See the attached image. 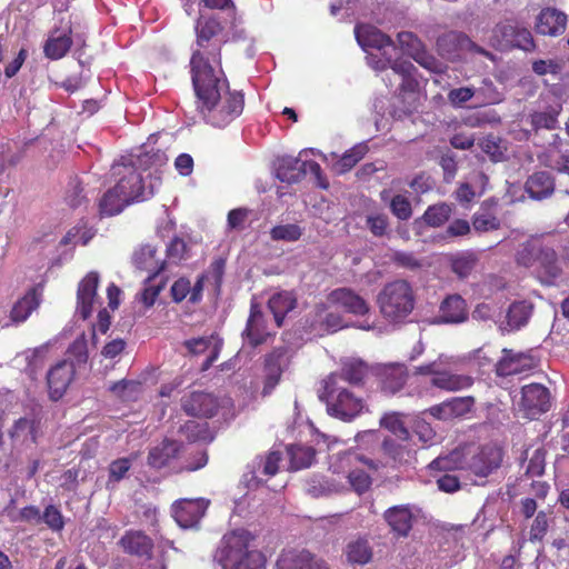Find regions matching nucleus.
<instances>
[{
    "label": "nucleus",
    "mask_w": 569,
    "mask_h": 569,
    "mask_svg": "<svg viewBox=\"0 0 569 569\" xmlns=\"http://www.w3.org/2000/svg\"><path fill=\"white\" fill-rule=\"evenodd\" d=\"M196 69L191 80L200 114L212 127H227L243 111V92L230 89L222 70L206 69L203 64Z\"/></svg>",
    "instance_id": "f257e3e1"
},
{
    "label": "nucleus",
    "mask_w": 569,
    "mask_h": 569,
    "mask_svg": "<svg viewBox=\"0 0 569 569\" xmlns=\"http://www.w3.org/2000/svg\"><path fill=\"white\" fill-rule=\"evenodd\" d=\"M502 456L500 448L489 445L479 448L470 457H467L463 450L456 449L445 457L435 459L430 468L441 471L468 470L478 477H487L500 467Z\"/></svg>",
    "instance_id": "f03ea898"
},
{
    "label": "nucleus",
    "mask_w": 569,
    "mask_h": 569,
    "mask_svg": "<svg viewBox=\"0 0 569 569\" xmlns=\"http://www.w3.org/2000/svg\"><path fill=\"white\" fill-rule=\"evenodd\" d=\"M256 537L244 529L226 533L221 540V555L227 569H264L266 558L254 545Z\"/></svg>",
    "instance_id": "7ed1b4c3"
},
{
    "label": "nucleus",
    "mask_w": 569,
    "mask_h": 569,
    "mask_svg": "<svg viewBox=\"0 0 569 569\" xmlns=\"http://www.w3.org/2000/svg\"><path fill=\"white\" fill-rule=\"evenodd\" d=\"M223 32L221 21L214 16H200L196 22V43L198 49L194 50L190 58V73L194 72L199 63L206 69H214L210 59L219 63L221 62V49L224 40L220 38Z\"/></svg>",
    "instance_id": "20e7f679"
},
{
    "label": "nucleus",
    "mask_w": 569,
    "mask_h": 569,
    "mask_svg": "<svg viewBox=\"0 0 569 569\" xmlns=\"http://www.w3.org/2000/svg\"><path fill=\"white\" fill-rule=\"evenodd\" d=\"M381 316L390 323H403L416 306L412 286L403 279L390 281L377 296Z\"/></svg>",
    "instance_id": "39448f33"
},
{
    "label": "nucleus",
    "mask_w": 569,
    "mask_h": 569,
    "mask_svg": "<svg viewBox=\"0 0 569 569\" xmlns=\"http://www.w3.org/2000/svg\"><path fill=\"white\" fill-rule=\"evenodd\" d=\"M516 262L526 268H536L548 280H555L561 273L555 248L538 237L530 238L519 246Z\"/></svg>",
    "instance_id": "423d86ee"
},
{
    "label": "nucleus",
    "mask_w": 569,
    "mask_h": 569,
    "mask_svg": "<svg viewBox=\"0 0 569 569\" xmlns=\"http://www.w3.org/2000/svg\"><path fill=\"white\" fill-rule=\"evenodd\" d=\"M181 410L189 417L212 419L220 417L227 420L232 416L233 405L228 398H219L211 392L193 390L180 399Z\"/></svg>",
    "instance_id": "0eeeda50"
},
{
    "label": "nucleus",
    "mask_w": 569,
    "mask_h": 569,
    "mask_svg": "<svg viewBox=\"0 0 569 569\" xmlns=\"http://www.w3.org/2000/svg\"><path fill=\"white\" fill-rule=\"evenodd\" d=\"M320 399L327 403L328 412L331 416L345 421H350L363 409L362 398L338 386L337 375L327 377Z\"/></svg>",
    "instance_id": "6e6552de"
},
{
    "label": "nucleus",
    "mask_w": 569,
    "mask_h": 569,
    "mask_svg": "<svg viewBox=\"0 0 569 569\" xmlns=\"http://www.w3.org/2000/svg\"><path fill=\"white\" fill-rule=\"evenodd\" d=\"M118 545L124 553L149 561L142 569H167L162 557H152L153 540L142 530H127L119 539Z\"/></svg>",
    "instance_id": "1a4fd4ad"
},
{
    "label": "nucleus",
    "mask_w": 569,
    "mask_h": 569,
    "mask_svg": "<svg viewBox=\"0 0 569 569\" xmlns=\"http://www.w3.org/2000/svg\"><path fill=\"white\" fill-rule=\"evenodd\" d=\"M550 391L541 383H529L521 388L518 403L523 418L533 420L547 412L551 407Z\"/></svg>",
    "instance_id": "9d476101"
},
{
    "label": "nucleus",
    "mask_w": 569,
    "mask_h": 569,
    "mask_svg": "<svg viewBox=\"0 0 569 569\" xmlns=\"http://www.w3.org/2000/svg\"><path fill=\"white\" fill-rule=\"evenodd\" d=\"M287 347L273 348L263 359V387L262 396L267 397L272 393L274 388L281 381L282 373L290 366V357Z\"/></svg>",
    "instance_id": "9b49d317"
},
{
    "label": "nucleus",
    "mask_w": 569,
    "mask_h": 569,
    "mask_svg": "<svg viewBox=\"0 0 569 569\" xmlns=\"http://www.w3.org/2000/svg\"><path fill=\"white\" fill-rule=\"evenodd\" d=\"M117 174L120 176V178L114 189L121 193L122 197L128 198L129 203L144 201L153 194L151 189L147 190L144 188L142 177L133 166H122V168L117 171Z\"/></svg>",
    "instance_id": "f8f14e48"
},
{
    "label": "nucleus",
    "mask_w": 569,
    "mask_h": 569,
    "mask_svg": "<svg viewBox=\"0 0 569 569\" xmlns=\"http://www.w3.org/2000/svg\"><path fill=\"white\" fill-rule=\"evenodd\" d=\"M376 377L381 391L386 395L393 396L406 386L409 379V370L403 363H387L376 369Z\"/></svg>",
    "instance_id": "ddd939ff"
},
{
    "label": "nucleus",
    "mask_w": 569,
    "mask_h": 569,
    "mask_svg": "<svg viewBox=\"0 0 569 569\" xmlns=\"http://www.w3.org/2000/svg\"><path fill=\"white\" fill-rule=\"evenodd\" d=\"M74 375V365L67 360L59 361L48 371L47 385L50 400L58 401L64 396Z\"/></svg>",
    "instance_id": "4468645a"
},
{
    "label": "nucleus",
    "mask_w": 569,
    "mask_h": 569,
    "mask_svg": "<svg viewBox=\"0 0 569 569\" xmlns=\"http://www.w3.org/2000/svg\"><path fill=\"white\" fill-rule=\"evenodd\" d=\"M502 353L503 356L496 363L495 370L499 377L528 373L537 366V361L530 355L513 352L510 349H503Z\"/></svg>",
    "instance_id": "2eb2a0df"
},
{
    "label": "nucleus",
    "mask_w": 569,
    "mask_h": 569,
    "mask_svg": "<svg viewBox=\"0 0 569 569\" xmlns=\"http://www.w3.org/2000/svg\"><path fill=\"white\" fill-rule=\"evenodd\" d=\"M327 300L331 306L339 307L355 316H365L370 306L367 300L350 288L341 287L328 293Z\"/></svg>",
    "instance_id": "dca6fc26"
},
{
    "label": "nucleus",
    "mask_w": 569,
    "mask_h": 569,
    "mask_svg": "<svg viewBox=\"0 0 569 569\" xmlns=\"http://www.w3.org/2000/svg\"><path fill=\"white\" fill-rule=\"evenodd\" d=\"M99 274L96 271L89 272L78 284L77 310L83 320H87L93 311L98 300Z\"/></svg>",
    "instance_id": "f3484780"
},
{
    "label": "nucleus",
    "mask_w": 569,
    "mask_h": 569,
    "mask_svg": "<svg viewBox=\"0 0 569 569\" xmlns=\"http://www.w3.org/2000/svg\"><path fill=\"white\" fill-rule=\"evenodd\" d=\"M568 18L562 11L547 7L541 9L535 22V31L541 36L559 37L567 28Z\"/></svg>",
    "instance_id": "a211bd4d"
},
{
    "label": "nucleus",
    "mask_w": 569,
    "mask_h": 569,
    "mask_svg": "<svg viewBox=\"0 0 569 569\" xmlns=\"http://www.w3.org/2000/svg\"><path fill=\"white\" fill-rule=\"evenodd\" d=\"M467 301L458 293L445 297L440 302L437 323L458 325L468 320Z\"/></svg>",
    "instance_id": "6ab92c4d"
},
{
    "label": "nucleus",
    "mask_w": 569,
    "mask_h": 569,
    "mask_svg": "<svg viewBox=\"0 0 569 569\" xmlns=\"http://www.w3.org/2000/svg\"><path fill=\"white\" fill-rule=\"evenodd\" d=\"M71 34V22H68L62 30L59 28L51 30L43 44V53L46 58L50 60H60L66 57L73 43Z\"/></svg>",
    "instance_id": "aec40b11"
},
{
    "label": "nucleus",
    "mask_w": 569,
    "mask_h": 569,
    "mask_svg": "<svg viewBox=\"0 0 569 569\" xmlns=\"http://www.w3.org/2000/svg\"><path fill=\"white\" fill-rule=\"evenodd\" d=\"M203 499H181L173 503L172 515L182 528L196 526L206 511Z\"/></svg>",
    "instance_id": "412c9836"
},
{
    "label": "nucleus",
    "mask_w": 569,
    "mask_h": 569,
    "mask_svg": "<svg viewBox=\"0 0 569 569\" xmlns=\"http://www.w3.org/2000/svg\"><path fill=\"white\" fill-rule=\"evenodd\" d=\"M134 267L147 271L146 283L153 281L164 269L166 261L157 258V249L151 244H142L132 256Z\"/></svg>",
    "instance_id": "4be33fe9"
},
{
    "label": "nucleus",
    "mask_w": 569,
    "mask_h": 569,
    "mask_svg": "<svg viewBox=\"0 0 569 569\" xmlns=\"http://www.w3.org/2000/svg\"><path fill=\"white\" fill-rule=\"evenodd\" d=\"M183 445L181 442L166 438L149 450L147 463L156 470L166 468L179 457Z\"/></svg>",
    "instance_id": "5701e85b"
},
{
    "label": "nucleus",
    "mask_w": 569,
    "mask_h": 569,
    "mask_svg": "<svg viewBox=\"0 0 569 569\" xmlns=\"http://www.w3.org/2000/svg\"><path fill=\"white\" fill-rule=\"evenodd\" d=\"M242 336L252 348L264 343L270 336L267 331L264 316L257 302H252L250 306V315Z\"/></svg>",
    "instance_id": "b1692460"
},
{
    "label": "nucleus",
    "mask_w": 569,
    "mask_h": 569,
    "mask_svg": "<svg viewBox=\"0 0 569 569\" xmlns=\"http://www.w3.org/2000/svg\"><path fill=\"white\" fill-rule=\"evenodd\" d=\"M204 274H200L197 281L191 284V281L187 277L178 278L170 288V296L173 302L180 303L186 298L192 305H197L202 300Z\"/></svg>",
    "instance_id": "393cba45"
},
{
    "label": "nucleus",
    "mask_w": 569,
    "mask_h": 569,
    "mask_svg": "<svg viewBox=\"0 0 569 569\" xmlns=\"http://www.w3.org/2000/svg\"><path fill=\"white\" fill-rule=\"evenodd\" d=\"M42 290L39 287L30 288L12 307L10 319L14 323L24 322L41 303Z\"/></svg>",
    "instance_id": "a878e982"
},
{
    "label": "nucleus",
    "mask_w": 569,
    "mask_h": 569,
    "mask_svg": "<svg viewBox=\"0 0 569 569\" xmlns=\"http://www.w3.org/2000/svg\"><path fill=\"white\" fill-rule=\"evenodd\" d=\"M356 39L361 48L382 49L393 46L392 39L372 24H357L355 27Z\"/></svg>",
    "instance_id": "bb28decb"
},
{
    "label": "nucleus",
    "mask_w": 569,
    "mask_h": 569,
    "mask_svg": "<svg viewBox=\"0 0 569 569\" xmlns=\"http://www.w3.org/2000/svg\"><path fill=\"white\" fill-rule=\"evenodd\" d=\"M473 378L468 375L455 373L449 370H438L435 378L430 379V386L447 392H457L470 388Z\"/></svg>",
    "instance_id": "cd10ccee"
},
{
    "label": "nucleus",
    "mask_w": 569,
    "mask_h": 569,
    "mask_svg": "<svg viewBox=\"0 0 569 569\" xmlns=\"http://www.w3.org/2000/svg\"><path fill=\"white\" fill-rule=\"evenodd\" d=\"M383 518L392 532L399 537H407L412 528L413 515L407 506H395L387 509Z\"/></svg>",
    "instance_id": "c85d7f7f"
},
{
    "label": "nucleus",
    "mask_w": 569,
    "mask_h": 569,
    "mask_svg": "<svg viewBox=\"0 0 569 569\" xmlns=\"http://www.w3.org/2000/svg\"><path fill=\"white\" fill-rule=\"evenodd\" d=\"M465 43H469V37L462 32L449 31L437 39V50L441 57L456 60L460 52L465 51Z\"/></svg>",
    "instance_id": "c756f323"
},
{
    "label": "nucleus",
    "mask_w": 569,
    "mask_h": 569,
    "mask_svg": "<svg viewBox=\"0 0 569 569\" xmlns=\"http://www.w3.org/2000/svg\"><path fill=\"white\" fill-rule=\"evenodd\" d=\"M382 451L395 466L411 463L415 460L416 450L408 440L387 438L382 442Z\"/></svg>",
    "instance_id": "7c9ffc66"
},
{
    "label": "nucleus",
    "mask_w": 569,
    "mask_h": 569,
    "mask_svg": "<svg viewBox=\"0 0 569 569\" xmlns=\"http://www.w3.org/2000/svg\"><path fill=\"white\" fill-rule=\"evenodd\" d=\"M525 189L531 199L541 200L553 192L555 180L549 172L538 171L527 179Z\"/></svg>",
    "instance_id": "2f4dec72"
},
{
    "label": "nucleus",
    "mask_w": 569,
    "mask_h": 569,
    "mask_svg": "<svg viewBox=\"0 0 569 569\" xmlns=\"http://www.w3.org/2000/svg\"><path fill=\"white\" fill-rule=\"evenodd\" d=\"M307 492L312 498L327 497L332 493H339L345 489L342 482L336 481L333 478L322 476H313L307 482Z\"/></svg>",
    "instance_id": "473e14b6"
},
{
    "label": "nucleus",
    "mask_w": 569,
    "mask_h": 569,
    "mask_svg": "<svg viewBox=\"0 0 569 569\" xmlns=\"http://www.w3.org/2000/svg\"><path fill=\"white\" fill-rule=\"evenodd\" d=\"M312 552L306 548H286L276 562L277 569H302Z\"/></svg>",
    "instance_id": "72a5a7b5"
},
{
    "label": "nucleus",
    "mask_w": 569,
    "mask_h": 569,
    "mask_svg": "<svg viewBox=\"0 0 569 569\" xmlns=\"http://www.w3.org/2000/svg\"><path fill=\"white\" fill-rule=\"evenodd\" d=\"M297 300L291 292L274 293L268 301V307L273 313L278 327L282 326L284 316L296 308Z\"/></svg>",
    "instance_id": "f704fd0d"
},
{
    "label": "nucleus",
    "mask_w": 569,
    "mask_h": 569,
    "mask_svg": "<svg viewBox=\"0 0 569 569\" xmlns=\"http://www.w3.org/2000/svg\"><path fill=\"white\" fill-rule=\"evenodd\" d=\"M335 375L338 376V383L342 380L353 386H360L368 375V366L361 360H349L343 362L340 371Z\"/></svg>",
    "instance_id": "c9c22d12"
},
{
    "label": "nucleus",
    "mask_w": 569,
    "mask_h": 569,
    "mask_svg": "<svg viewBox=\"0 0 569 569\" xmlns=\"http://www.w3.org/2000/svg\"><path fill=\"white\" fill-rule=\"evenodd\" d=\"M39 422L36 419L21 417L14 421L9 430V436L13 441H30L37 442Z\"/></svg>",
    "instance_id": "e433bc0d"
},
{
    "label": "nucleus",
    "mask_w": 569,
    "mask_h": 569,
    "mask_svg": "<svg viewBox=\"0 0 569 569\" xmlns=\"http://www.w3.org/2000/svg\"><path fill=\"white\" fill-rule=\"evenodd\" d=\"M128 204V198L122 197L113 187L101 197L99 211L101 216L111 217L120 213Z\"/></svg>",
    "instance_id": "4c0bfd02"
},
{
    "label": "nucleus",
    "mask_w": 569,
    "mask_h": 569,
    "mask_svg": "<svg viewBox=\"0 0 569 569\" xmlns=\"http://www.w3.org/2000/svg\"><path fill=\"white\" fill-rule=\"evenodd\" d=\"M179 433L183 436L189 442H211L213 435L210 431L207 422H198L196 420H188L179 428Z\"/></svg>",
    "instance_id": "58836bf2"
},
{
    "label": "nucleus",
    "mask_w": 569,
    "mask_h": 569,
    "mask_svg": "<svg viewBox=\"0 0 569 569\" xmlns=\"http://www.w3.org/2000/svg\"><path fill=\"white\" fill-rule=\"evenodd\" d=\"M453 211V206L446 202H438L429 206L422 214L425 223L432 228L442 227L449 221Z\"/></svg>",
    "instance_id": "ea45409f"
},
{
    "label": "nucleus",
    "mask_w": 569,
    "mask_h": 569,
    "mask_svg": "<svg viewBox=\"0 0 569 569\" xmlns=\"http://www.w3.org/2000/svg\"><path fill=\"white\" fill-rule=\"evenodd\" d=\"M531 306L525 301H517L510 305L507 311V325L511 330L523 327L531 315Z\"/></svg>",
    "instance_id": "a19ab883"
},
{
    "label": "nucleus",
    "mask_w": 569,
    "mask_h": 569,
    "mask_svg": "<svg viewBox=\"0 0 569 569\" xmlns=\"http://www.w3.org/2000/svg\"><path fill=\"white\" fill-rule=\"evenodd\" d=\"M346 556L351 563L366 565L372 558V549L366 539H357L348 543Z\"/></svg>",
    "instance_id": "79ce46f5"
},
{
    "label": "nucleus",
    "mask_w": 569,
    "mask_h": 569,
    "mask_svg": "<svg viewBox=\"0 0 569 569\" xmlns=\"http://www.w3.org/2000/svg\"><path fill=\"white\" fill-rule=\"evenodd\" d=\"M301 160L298 158H283L278 167V178L288 183L301 180Z\"/></svg>",
    "instance_id": "37998d69"
},
{
    "label": "nucleus",
    "mask_w": 569,
    "mask_h": 569,
    "mask_svg": "<svg viewBox=\"0 0 569 569\" xmlns=\"http://www.w3.org/2000/svg\"><path fill=\"white\" fill-rule=\"evenodd\" d=\"M397 40L401 50L412 59L421 58V52L426 50L422 41L410 31L399 32Z\"/></svg>",
    "instance_id": "c03bdc74"
},
{
    "label": "nucleus",
    "mask_w": 569,
    "mask_h": 569,
    "mask_svg": "<svg viewBox=\"0 0 569 569\" xmlns=\"http://www.w3.org/2000/svg\"><path fill=\"white\" fill-rule=\"evenodd\" d=\"M291 467L296 470L308 468L316 458V450L312 447L295 446L289 450Z\"/></svg>",
    "instance_id": "a18cd8bd"
},
{
    "label": "nucleus",
    "mask_w": 569,
    "mask_h": 569,
    "mask_svg": "<svg viewBox=\"0 0 569 569\" xmlns=\"http://www.w3.org/2000/svg\"><path fill=\"white\" fill-rule=\"evenodd\" d=\"M531 129L535 132L539 130H553L558 124V112L550 111H536L530 114Z\"/></svg>",
    "instance_id": "49530a36"
},
{
    "label": "nucleus",
    "mask_w": 569,
    "mask_h": 569,
    "mask_svg": "<svg viewBox=\"0 0 569 569\" xmlns=\"http://www.w3.org/2000/svg\"><path fill=\"white\" fill-rule=\"evenodd\" d=\"M302 233V228L297 223L278 224L270 230V237L274 241L293 242L299 240Z\"/></svg>",
    "instance_id": "de8ad7c7"
},
{
    "label": "nucleus",
    "mask_w": 569,
    "mask_h": 569,
    "mask_svg": "<svg viewBox=\"0 0 569 569\" xmlns=\"http://www.w3.org/2000/svg\"><path fill=\"white\" fill-rule=\"evenodd\" d=\"M131 466L132 458L129 457L118 458L111 461L108 468L109 478L107 481V488H110L111 485L114 486L124 479L128 471L131 469Z\"/></svg>",
    "instance_id": "09e8293b"
},
{
    "label": "nucleus",
    "mask_w": 569,
    "mask_h": 569,
    "mask_svg": "<svg viewBox=\"0 0 569 569\" xmlns=\"http://www.w3.org/2000/svg\"><path fill=\"white\" fill-rule=\"evenodd\" d=\"M549 517L546 511L537 512L529 530V540L532 543L542 542L549 530Z\"/></svg>",
    "instance_id": "8fccbe9b"
},
{
    "label": "nucleus",
    "mask_w": 569,
    "mask_h": 569,
    "mask_svg": "<svg viewBox=\"0 0 569 569\" xmlns=\"http://www.w3.org/2000/svg\"><path fill=\"white\" fill-rule=\"evenodd\" d=\"M477 259L473 254H460L451 260V270L460 279L467 278L476 267Z\"/></svg>",
    "instance_id": "3c124183"
},
{
    "label": "nucleus",
    "mask_w": 569,
    "mask_h": 569,
    "mask_svg": "<svg viewBox=\"0 0 569 569\" xmlns=\"http://www.w3.org/2000/svg\"><path fill=\"white\" fill-rule=\"evenodd\" d=\"M472 226L477 232H488L500 228V220L488 211L476 212L472 217Z\"/></svg>",
    "instance_id": "603ef678"
},
{
    "label": "nucleus",
    "mask_w": 569,
    "mask_h": 569,
    "mask_svg": "<svg viewBox=\"0 0 569 569\" xmlns=\"http://www.w3.org/2000/svg\"><path fill=\"white\" fill-rule=\"evenodd\" d=\"M390 211L399 220L407 221L412 216V206L409 199L403 194H396L389 202Z\"/></svg>",
    "instance_id": "864d4df0"
},
{
    "label": "nucleus",
    "mask_w": 569,
    "mask_h": 569,
    "mask_svg": "<svg viewBox=\"0 0 569 569\" xmlns=\"http://www.w3.org/2000/svg\"><path fill=\"white\" fill-rule=\"evenodd\" d=\"M367 147L362 144L355 146L347 150L338 161L340 171L347 172L351 170L365 157Z\"/></svg>",
    "instance_id": "5fc2aeb1"
},
{
    "label": "nucleus",
    "mask_w": 569,
    "mask_h": 569,
    "mask_svg": "<svg viewBox=\"0 0 569 569\" xmlns=\"http://www.w3.org/2000/svg\"><path fill=\"white\" fill-rule=\"evenodd\" d=\"M366 226L375 237H385L388 234L389 218L386 213H371L366 218Z\"/></svg>",
    "instance_id": "6e6d98bb"
},
{
    "label": "nucleus",
    "mask_w": 569,
    "mask_h": 569,
    "mask_svg": "<svg viewBox=\"0 0 569 569\" xmlns=\"http://www.w3.org/2000/svg\"><path fill=\"white\" fill-rule=\"evenodd\" d=\"M68 353L78 365L87 363L89 359L88 340L84 332L69 346Z\"/></svg>",
    "instance_id": "4d7b16f0"
},
{
    "label": "nucleus",
    "mask_w": 569,
    "mask_h": 569,
    "mask_svg": "<svg viewBox=\"0 0 569 569\" xmlns=\"http://www.w3.org/2000/svg\"><path fill=\"white\" fill-rule=\"evenodd\" d=\"M450 417H462L469 412H471L475 406V398L472 396L466 397H455L450 400H447Z\"/></svg>",
    "instance_id": "13d9d810"
},
{
    "label": "nucleus",
    "mask_w": 569,
    "mask_h": 569,
    "mask_svg": "<svg viewBox=\"0 0 569 569\" xmlns=\"http://www.w3.org/2000/svg\"><path fill=\"white\" fill-rule=\"evenodd\" d=\"M380 425L390 430L393 435H396L401 440H408L409 438V431L405 427L403 422L399 418L397 413H387L385 415L381 420Z\"/></svg>",
    "instance_id": "bf43d9fd"
},
{
    "label": "nucleus",
    "mask_w": 569,
    "mask_h": 569,
    "mask_svg": "<svg viewBox=\"0 0 569 569\" xmlns=\"http://www.w3.org/2000/svg\"><path fill=\"white\" fill-rule=\"evenodd\" d=\"M140 382L134 380L121 379L110 385L109 391L116 397L128 400L131 398L132 393L139 391Z\"/></svg>",
    "instance_id": "052dcab7"
},
{
    "label": "nucleus",
    "mask_w": 569,
    "mask_h": 569,
    "mask_svg": "<svg viewBox=\"0 0 569 569\" xmlns=\"http://www.w3.org/2000/svg\"><path fill=\"white\" fill-rule=\"evenodd\" d=\"M351 488L358 493L362 495L367 492L371 487V478L370 476L361 470L355 469L351 470L347 476Z\"/></svg>",
    "instance_id": "680f3d73"
},
{
    "label": "nucleus",
    "mask_w": 569,
    "mask_h": 569,
    "mask_svg": "<svg viewBox=\"0 0 569 569\" xmlns=\"http://www.w3.org/2000/svg\"><path fill=\"white\" fill-rule=\"evenodd\" d=\"M41 521H43L52 531L59 532L64 528L63 516L53 505H49L44 508Z\"/></svg>",
    "instance_id": "e2e57ef3"
},
{
    "label": "nucleus",
    "mask_w": 569,
    "mask_h": 569,
    "mask_svg": "<svg viewBox=\"0 0 569 569\" xmlns=\"http://www.w3.org/2000/svg\"><path fill=\"white\" fill-rule=\"evenodd\" d=\"M166 279H162L159 283H153V281L146 283L144 288L140 293V301L143 303L146 308H150L154 305L158 296L166 287Z\"/></svg>",
    "instance_id": "0e129e2a"
},
{
    "label": "nucleus",
    "mask_w": 569,
    "mask_h": 569,
    "mask_svg": "<svg viewBox=\"0 0 569 569\" xmlns=\"http://www.w3.org/2000/svg\"><path fill=\"white\" fill-rule=\"evenodd\" d=\"M546 467V450L538 448L533 451L529 459L526 473L531 477H540L545 473Z\"/></svg>",
    "instance_id": "69168bd1"
},
{
    "label": "nucleus",
    "mask_w": 569,
    "mask_h": 569,
    "mask_svg": "<svg viewBox=\"0 0 569 569\" xmlns=\"http://www.w3.org/2000/svg\"><path fill=\"white\" fill-rule=\"evenodd\" d=\"M300 172H301V179H303V177L307 173H311L315 177V179L317 181V184L320 188L328 189L329 183H328L326 177L322 173L321 166L317 161H315V160H305V161H302L301 160Z\"/></svg>",
    "instance_id": "338daca9"
},
{
    "label": "nucleus",
    "mask_w": 569,
    "mask_h": 569,
    "mask_svg": "<svg viewBox=\"0 0 569 569\" xmlns=\"http://www.w3.org/2000/svg\"><path fill=\"white\" fill-rule=\"evenodd\" d=\"M510 48H518L528 52L533 51L536 42L530 30L518 26Z\"/></svg>",
    "instance_id": "774afa93"
}]
</instances>
